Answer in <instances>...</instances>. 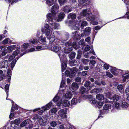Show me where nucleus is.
<instances>
[{"label": "nucleus", "mask_w": 129, "mask_h": 129, "mask_svg": "<svg viewBox=\"0 0 129 129\" xmlns=\"http://www.w3.org/2000/svg\"><path fill=\"white\" fill-rule=\"evenodd\" d=\"M15 57V56H14V55H11L9 57V61H11L12 59H13Z\"/></svg>", "instance_id": "nucleus-57"}, {"label": "nucleus", "mask_w": 129, "mask_h": 129, "mask_svg": "<svg viewBox=\"0 0 129 129\" xmlns=\"http://www.w3.org/2000/svg\"><path fill=\"white\" fill-rule=\"evenodd\" d=\"M72 46L75 49L77 47L76 43L75 42H73L72 44Z\"/></svg>", "instance_id": "nucleus-59"}, {"label": "nucleus", "mask_w": 129, "mask_h": 129, "mask_svg": "<svg viewBox=\"0 0 129 129\" xmlns=\"http://www.w3.org/2000/svg\"><path fill=\"white\" fill-rule=\"evenodd\" d=\"M49 28V25L46 24L45 25L44 28L42 29V31L45 33L47 38L49 40L50 42H53L54 41H55V38L54 36L52 35V31L50 30Z\"/></svg>", "instance_id": "nucleus-2"}, {"label": "nucleus", "mask_w": 129, "mask_h": 129, "mask_svg": "<svg viewBox=\"0 0 129 129\" xmlns=\"http://www.w3.org/2000/svg\"><path fill=\"white\" fill-rule=\"evenodd\" d=\"M5 76L2 70H0V81L3 79Z\"/></svg>", "instance_id": "nucleus-29"}, {"label": "nucleus", "mask_w": 129, "mask_h": 129, "mask_svg": "<svg viewBox=\"0 0 129 129\" xmlns=\"http://www.w3.org/2000/svg\"><path fill=\"white\" fill-rule=\"evenodd\" d=\"M116 69L115 67L112 68L110 70L111 72L114 75H116Z\"/></svg>", "instance_id": "nucleus-35"}, {"label": "nucleus", "mask_w": 129, "mask_h": 129, "mask_svg": "<svg viewBox=\"0 0 129 129\" xmlns=\"http://www.w3.org/2000/svg\"><path fill=\"white\" fill-rule=\"evenodd\" d=\"M77 102V99L75 98H73L71 101V104L72 105H75Z\"/></svg>", "instance_id": "nucleus-40"}, {"label": "nucleus", "mask_w": 129, "mask_h": 129, "mask_svg": "<svg viewBox=\"0 0 129 129\" xmlns=\"http://www.w3.org/2000/svg\"><path fill=\"white\" fill-rule=\"evenodd\" d=\"M96 102V100L95 99H93L90 101V102L92 104H95Z\"/></svg>", "instance_id": "nucleus-54"}, {"label": "nucleus", "mask_w": 129, "mask_h": 129, "mask_svg": "<svg viewBox=\"0 0 129 129\" xmlns=\"http://www.w3.org/2000/svg\"><path fill=\"white\" fill-rule=\"evenodd\" d=\"M85 88L84 87L82 86L80 89V92L82 94H83L85 91Z\"/></svg>", "instance_id": "nucleus-42"}, {"label": "nucleus", "mask_w": 129, "mask_h": 129, "mask_svg": "<svg viewBox=\"0 0 129 129\" xmlns=\"http://www.w3.org/2000/svg\"><path fill=\"white\" fill-rule=\"evenodd\" d=\"M10 42V40L8 38H7L5 39L2 41V43L3 44H6Z\"/></svg>", "instance_id": "nucleus-27"}, {"label": "nucleus", "mask_w": 129, "mask_h": 129, "mask_svg": "<svg viewBox=\"0 0 129 129\" xmlns=\"http://www.w3.org/2000/svg\"><path fill=\"white\" fill-rule=\"evenodd\" d=\"M57 111V110L56 108H54L51 110V113H52V114H53L55 113Z\"/></svg>", "instance_id": "nucleus-48"}, {"label": "nucleus", "mask_w": 129, "mask_h": 129, "mask_svg": "<svg viewBox=\"0 0 129 129\" xmlns=\"http://www.w3.org/2000/svg\"><path fill=\"white\" fill-rule=\"evenodd\" d=\"M96 97L99 100H103L104 99V96L102 94H98Z\"/></svg>", "instance_id": "nucleus-23"}, {"label": "nucleus", "mask_w": 129, "mask_h": 129, "mask_svg": "<svg viewBox=\"0 0 129 129\" xmlns=\"http://www.w3.org/2000/svg\"><path fill=\"white\" fill-rule=\"evenodd\" d=\"M106 73L107 76L110 78L112 77L113 76V75L109 72H107Z\"/></svg>", "instance_id": "nucleus-55"}, {"label": "nucleus", "mask_w": 129, "mask_h": 129, "mask_svg": "<svg viewBox=\"0 0 129 129\" xmlns=\"http://www.w3.org/2000/svg\"><path fill=\"white\" fill-rule=\"evenodd\" d=\"M86 19L88 21L92 20L93 19L92 15L91 12H90L88 15L86 16Z\"/></svg>", "instance_id": "nucleus-18"}, {"label": "nucleus", "mask_w": 129, "mask_h": 129, "mask_svg": "<svg viewBox=\"0 0 129 129\" xmlns=\"http://www.w3.org/2000/svg\"><path fill=\"white\" fill-rule=\"evenodd\" d=\"M68 17L69 19L71 18L72 19H74L76 18V15L74 13H71L68 15Z\"/></svg>", "instance_id": "nucleus-17"}, {"label": "nucleus", "mask_w": 129, "mask_h": 129, "mask_svg": "<svg viewBox=\"0 0 129 129\" xmlns=\"http://www.w3.org/2000/svg\"><path fill=\"white\" fill-rule=\"evenodd\" d=\"M112 99L113 101L115 102L119 100V98L118 95L115 94L114 95L113 97H112Z\"/></svg>", "instance_id": "nucleus-26"}, {"label": "nucleus", "mask_w": 129, "mask_h": 129, "mask_svg": "<svg viewBox=\"0 0 129 129\" xmlns=\"http://www.w3.org/2000/svg\"><path fill=\"white\" fill-rule=\"evenodd\" d=\"M52 102H50L47 104L46 106L43 107L42 108L43 109L39 111L38 114L40 115H42V113L44 112V111L46 110L49 109L52 106Z\"/></svg>", "instance_id": "nucleus-5"}, {"label": "nucleus", "mask_w": 129, "mask_h": 129, "mask_svg": "<svg viewBox=\"0 0 129 129\" xmlns=\"http://www.w3.org/2000/svg\"><path fill=\"white\" fill-rule=\"evenodd\" d=\"M81 62L84 64H86L89 61V60L85 59H82L81 60Z\"/></svg>", "instance_id": "nucleus-44"}, {"label": "nucleus", "mask_w": 129, "mask_h": 129, "mask_svg": "<svg viewBox=\"0 0 129 129\" xmlns=\"http://www.w3.org/2000/svg\"><path fill=\"white\" fill-rule=\"evenodd\" d=\"M81 51H79L78 52V54L77 55V59H80L81 56Z\"/></svg>", "instance_id": "nucleus-51"}, {"label": "nucleus", "mask_w": 129, "mask_h": 129, "mask_svg": "<svg viewBox=\"0 0 129 129\" xmlns=\"http://www.w3.org/2000/svg\"><path fill=\"white\" fill-rule=\"evenodd\" d=\"M66 98L70 99L72 96V94L71 92H67L65 95Z\"/></svg>", "instance_id": "nucleus-33"}, {"label": "nucleus", "mask_w": 129, "mask_h": 129, "mask_svg": "<svg viewBox=\"0 0 129 129\" xmlns=\"http://www.w3.org/2000/svg\"><path fill=\"white\" fill-rule=\"evenodd\" d=\"M63 105L65 107H68L70 105V102L67 100H65L63 103Z\"/></svg>", "instance_id": "nucleus-30"}, {"label": "nucleus", "mask_w": 129, "mask_h": 129, "mask_svg": "<svg viewBox=\"0 0 129 129\" xmlns=\"http://www.w3.org/2000/svg\"><path fill=\"white\" fill-rule=\"evenodd\" d=\"M59 99V97L57 95H56L53 99V100L54 102H55L58 101Z\"/></svg>", "instance_id": "nucleus-49"}, {"label": "nucleus", "mask_w": 129, "mask_h": 129, "mask_svg": "<svg viewBox=\"0 0 129 129\" xmlns=\"http://www.w3.org/2000/svg\"><path fill=\"white\" fill-rule=\"evenodd\" d=\"M9 88V86L8 84H7L5 87V89L6 90V93L7 95V97L8 96V90Z\"/></svg>", "instance_id": "nucleus-45"}, {"label": "nucleus", "mask_w": 129, "mask_h": 129, "mask_svg": "<svg viewBox=\"0 0 129 129\" xmlns=\"http://www.w3.org/2000/svg\"><path fill=\"white\" fill-rule=\"evenodd\" d=\"M59 3L60 5H63L65 3V0H58Z\"/></svg>", "instance_id": "nucleus-50"}, {"label": "nucleus", "mask_w": 129, "mask_h": 129, "mask_svg": "<svg viewBox=\"0 0 129 129\" xmlns=\"http://www.w3.org/2000/svg\"><path fill=\"white\" fill-rule=\"evenodd\" d=\"M49 119V117L47 116H43L39 120V124L42 126L46 125L48 123Z\"/></svg>", "instance_id": "nucleus-3"}, {"label": "nucleus", "mask_w": 129, "mask_h": 129, "mask_svg": "<svg viewBox=\"0 0 129 129\" xmlns=\"http://www.w3.org/2000/svg\"><path fill=\"white\" fill-rule=\"evenodd\" d=\"M76 71V68H73L70 69V71L66 70L65 72V74L68 76L70 77H72Z\"/></svg>", "instance_id": "nucleus-6"}, {"label": "nucleus", "mask_w": 129, "mask_h": 129, "mask_svg": "<svg viewBox=\"0 0 129 129\" xmlns=\"http://www.w3.org/2000/svg\"><path fill=\"white\" fill-rule=\"evenodd\" d=\"M91 28L90 27L86 28L85 29L84 32L81 34V36H83L84 35L87 36L89 35L90 33Z\"/></svg>", "instance_id": "nucleus-8"}, {"label": "nucleus", "mask_w": 129, "mask_h": 129, "mask_svg": "<svg viewBox=\"0 0 129 129\" xmlns=\"http://www.w3.org/2000/svg\"><path fill=\"white\" fill-rule=\"evenodd\" d=\"M90 1V0H78L79 4L83 6L88 4Z\"/></svg>", "instance_id": "nucleus-10"}, {"label": "nucleus", "mask_w": 129, "mask_h": 129, "mask_svg": "<svg viewBox=\"0 0 129 129\" xmlns=\"http://www.w3.org/2000/svg\"><path fill=\"white\" fill-rule=\"evenodd\" d=\"M87 72L86 71H83L82 72V74L83 76H85L87 75Z\"/></svg>", "instance_id": "nucleus-60"}, {"label": "nucleus", "mask_w": 129, "mask_h": 129, "mask_svg": "<svg viewBox=\"0 0 129 129\" xmlns=\"http://www.w3.org/2000/svg\"><path fill=\"white\" fill-rule=\"evenodd\" d=\"M8 64V61L7 60H3L0 63V66L1 67L5 68L7 67Z\"/></svg>", "instance_id": "nucleus-12"}, {"label": "nucleus", "mask_w": 129, "mask_h": 129, "mask_svg": "<svg viewBox=\"0 0 129 129\" xmlns=\"http://www.w3.org/2000/svg\"><path fill=\"white\" fill-rule=\"evenodd\" d=\"M103 67L105 69L107 70L109 69V66L108 64L105 63Z\"/></svg>", "instance_id": "nucleus-56"}, {"label": "nucleus", "mask_w": 129, "mask_h": 129, "mask_svg": "<svg viewBox=\"0 0 129 129\" xmlns=\"http://www.w3.org/2000/svg\"><path fill=\"white\" fill-rule=\"evenodd\" d=\"M75 80L77 82H80L81 81V78L80 77H77L76 78Z\"/></svg>", "instance_id": "nucleus-58"}, {"label": "nucleus", "mask_w": 129, "mask_h": 129, "mask_svg": "<svg viewBox=\"0 0 129 129\" xmlns=\"http://www.w3.org/2000/svg\"><path fill=\"white\" fill-rule=\"evenodd\" d=\"M125 92V93L127 95H129V87L126 88Z\"/></svg>", "instance_id": "nucleus-64"}, {"label": "nucleus", "mask_w": 129, "mask_h": 129, "mask_svg": "<svg viewBox=\"0 0 129 129\" xmlns=\"http://www.w3.org/2000/svg\"><path fill=\"white\" fill-rule=\"evenodd\" d=\"M28 46V43H25L23 45V47L24 48H27Z\"/></svg>", "instance_id": "nucleus-63"}, {"label": "nucleus", "mask_w": 129, "mask_h": 129, "mask_svg": "<svg viewBox=\"0 0 129 129\" xmlns=\"http://www.w3.org/2000/svg\"><path fill=\"white\" fill-rule=\"evenodd\" d=\"M19 48L18 45H13L12 46H9L7 48V49L8 52H11L13 49L16 50Z\"/></svg>", "instance_id": "nucleus-11"}, {"label": "nucleus", "mask_w": 129, "mask_h": 129, "mask_svg": "<svg viewBox=\"0 0 129 129\" xmlns=\"http://www.w3.org/2000/svg\"><path fill=\"white\" fill-rule=\"evenodd\" d=\"M75 52H73L69 55V57L70 59H73L75 57Z\"/></svg>", "instance_id": "nucleus-37"}, {"label": "nucleus", "mask_w": 129, "mask_h": 129, "mask_svg": "<svg viewBox=\"0 0 129 129\" xmlns=\"http://www.w3.org/2000/svg\"><path fill=\"white\" fill-rule=\"evenodd\" d=\"M87 23V22L86 21H83L80 26L81 28H83L84 26H86Z\"/></svg>", "instance_id": "nucleus-39"}, {"label": "nucleus", "mask_w": 129, "mask_h": 129, "mask_svg": "<svg viewBox=\"0 0 129 129\" xmlns=\"http://www.w3.org/2000/svg\"><path fill=\"white\" fill-rule=\"evenodd\" d=\"M19 58L17 57V60L16 59L14 60L12 62L11 64V67L12 69L14 67L18 59Z\"/></svg>", "instance_id": "nucleus-28"}, {"label": "nucleus", "mask_w": 129, "mask_h": 129, "mask_svg": "<svg viewBox=\"0 0 129 129\" xmlns=\"http://www.w3.org/2000/svg\"><path fill=\"white\" fill-rule=\"evenodd\" d=\"M20 122V119H15L13 122V123L14 124L17 125L19 124Z\"/></svg>", "instance_id": "nucleus-41"}, {"label": "nucleus", "mask_w": 129, "mask_h": 129, "mask_svg": "<svg viewBox=\"0 0 129 129\" xmlns=\"http://www.w3.org/2000/svg\"><path fill=\"white\" fill-rule=\"evenodd\" d=\"M18 108L17 106L16 105L14 106L12 104V107L11 108V110L12 112H13L14 111V109L17 110L18 109Z\"/></svg>", "instance_id": "nucleus-34"}, {"label": "nucleus", "mask_w": 129, "mask_h": 129, "mask_svg": "<svg viewBox=\"0 0 129 129\" xmlns=\"http://www.w3.org/2000/svg\"><path fill=\"white\" fill-rule=\"evenodd\" d=\"M117 88L119 91L121 92L123 89V86L122 85H119L117 86Z\"/></svg>", "instance_id": "nucleus-36"}, {"label": "nucleus", "mask_w": 129, "mask_h": 129, "mask_svg": "<svg viewBox=\"0 0 129 129\" xmlns=\"http://www.w3.org/2000/svg\"><path fill=\"white\" fill-rule=\"evenodd\" d=\"M63 10L65 12L68 13L72 10V8L69 6H66L64 7Z\"/></svg>", "instance_id": "nucleus-14"}, {"label": "nucleus", "mask_w": 129, "mask_h": 129, "mask_svg": "<svg viewBox=\"0 0 129 129\" xmlns=\"http://www.w3.org/2000/svg\"><path fill=\"white\" fill-rule=\"evenodd\" d=\"M66 113L65 110L61 109L59 111L58 114L62 118H64L66 117Z\"/></svg>", "instance_id": "nucleus-9"}, {"label": "nucleus", "mask_w": 129, "mask_h": 129, "mask_svg": "<svg viewBox=\"0 0 129 129\" xmlns=\"http://www.w3.org/2000/svg\"><path fill=\"white\" fill-rule=\"evenodd\" d=\"M105 95L107 97L111 99H112V96L113 95V93L112 92H108L107 93H105Z\"/></svg>", "instance_id": "nucleus-20"}, {"label": "nucleus", "mask_w": 129, "mask_h": 129, "mask_svg": "<svg viewBox=\"0 0 129 129\" xmlns=\"http://www.w3.org/2000/svg\"><path fill=\"white\" fill-rule=\"evenodd\" d=\"M50 125L53 127H55L57 125H59L61 124V122L58 121H51L50 122Z\"/></svg>", "instance_id": "nucleus-13"}, {"label": "nucleus", "mask_w": 129, "mask_h": 129, "mask_svg": "<svg viewBox=\"0 0 129 129\" xmlns=\"http://www.w3.org/2000/svg\"><path fill=\"white\" fill-rule=\"evenodd\" d=\"M111 106L110 104H106L104 105L103 108V109L106 110H107L109 109H111Z\"/></svg>", "instance_id": "nucleus-19"}, {"label": "nucleus", "mask_w": 129, "mask_h": 129, "mask_svg": "<svg viewBox=\"0 0 129 129\" xmlns=\"http://www.w3.org/2000/svg\"><path fill=\"white\" fill-rule=\"evenodd\" d=\"M77 33V31H75L74 32H73L72 33V36L73 37H74L76 36H78V37L77 38H76L78 39L79 38V36H80L79 35H76V34Z\"/></svg>", "instance_id": "nucleus-53"}, {"label": "nucleus", "mask_w": 129, "mask_h": 129, "mask_svg": "<svg viewBox=\"0 0 129 129\" xmlns=\"http://www.w3.org/2000/svg\"><path fill=\"white\" fill-rule=\"evenodd\" d=\"M39 41H37L36 39H31L29 41L30 44L31 43L34 44H37L38 43V42H39L40 41L41 42H45L46 41V38L45 37H44L42 36L40 37L39 39Z\"/></svg>", "instance_id": "nucleus-4"}, {"label": "nucleus", "mask_w": 129, "mask_h": 129, "mask_svg": "<svg viewBox=\"0 0 129 129\" xmlns=\"http://www.w3.org/2000/svg\"><path fill=\"white\" fill-rule=\"evenodd\" d=\"M123 81L124 82H125L126 81V79H129L128 74L127 73L124 74L123 75Z\"/></svg>", "instance_id": "nucleus-21"}, {"label": "nucleus", "mask_w": 129, "mask_h": 129, "mask_svg": "<svg viewBox=\"0 0 129 129\" xmlns=\"http://www.w3.org/2000/svg\"><path fill=\"white\" fill-rule=\"evenodd\" d=\"M90 12H88L85 9L81 13V14L84 16L86 17Z\"/></svg>", "instance_id": "nucleus-22"}, {"label": "nucleus", "mask_w": 129, "mask_h": 129, "mask_svg": "<svg viewBox=\"0 0 129 129\" xmlns=\"http://www.w3.org/2000/svg\"><path fill=\"white\" fill-rule=\"evenodd\" d=\"M128 106V104L126 102H125L123 103L122 105V107L123 108L127 107Z\"/></svg>", "instance_id": "nucleus-46"}, {"label": "nucleus", "mask_w": 129, "mask_h": 129, "mask_svg": "<svg viewBox=\"0 0 129 129\" xmlns=\"http://www.w3.org/2000/svg\"><path fill=\"white\" fill-rule=\"evenodd\" d=\"M90 49V46L88 45H87L85 48V50L86 51H88Z\"/></svg>", "instance_id": "nucleus-61"}, {"label": "nucleus", "mask_w": 129, "mask_h": 129, "mask_svg": "<svg viewBox=\"0 0 129 129\" xmlns=\"http://www.w3.org/2000/svg\"><path fill=\"white\" fill-rule=\"evenodd\" d=\"M72 48L69 47L68 48H66L64 49L65 53L66 54H68L70 53V51H72Z\"/></svg>", "instance_id": "nucleus-31"}, {"label": "nucleus", "mask_w": 129, "mask_h": 129, "mask_svg": "<svg viewBox=\"0 0 129 129\" xmlns=\"http://www.w3.org/2000/svg\"><path fill=\"white\" fill-rule=\"evenodd\" d=\"M79 88L78 84L76 83H73L71 85L72 89L75 90H76Z\"/></svg>", "instance_id": "nucleus-15"}, {"label": "nucleus", "mask_w": 129, "mask_h": 129, "mask_svg": "<svg viewBox=\"0 0 129 129\" xmlns=\"http://www.w3.org/2000/svg\"><path fill=\"white\" fill-rule=\"evenodd\" d=\"M84 86L87 88L88 90H90L92 87L94 86V85L93 84H91L90 82L88 81L85 82L84 84Z\"/></svg>", "instance_id": "nucleus-7"}, {"label": "nucleus", "mask_w": 129, "mask_h": 129, "mask_svg": "<svg viewBox=\"0 0 129 129\" xmlns=\"http://www.w3.org/2000/svg\"><path fill=\"white\" fill-rule=\"evenodd\" d=\"M61 66L62 71L63 72L67 66L65 62L64 61L63 62H62Z\"/></svg>", "instance_id": "nucleus-25"}, {"label": "nucleus", "mask_w": 129, "mask_h": 129, "mask_svg": "<svg viewBox=\"0 0 129 129\" xmlns=\"http://www.w3.org/2000/svg\"><path fill=\"white\" fill-rule=\"evenodd\" d=\"M65 84V81H64L62 80V82L61 83V85L60 86V87L61 88L62 87H64V85Z\"/></svg>", "instance_id": "nucleus-62"}, {"label": "nucleus", "mask_w": 129, "mask_h": 129, "mask_svg": "<svg viewBox=\"0 0 129 129\" xmlns=\"http://www.w3.org/2000/svg\"><path fill=\"white\" fill-rule=\"evenodd\" d=\"M18 47L19 48H18V49H16V50L14 52V53L13 55H14V56H17L18 55V54H19L20 52L19 50H18V49H20V47L19 46Z\"/></svg>", "instance_id": "nucleus-38"}, {"label": "nucleus", "mask_w": 129, "mask_h": 129, "mask_svg": "<svg viewBox=\"0 0 129 129\" xmlns=\"http://www.w3.org/2000/svg\"><path fill=\"white\" fill-rule=\"evenodd\" d=\"M76 63L73 60H71L69 61V64L70 66H72L75 65Z\"/></svg>", "instance_id": "nucleus-43"}, {"label": "nucleus", "mask_w": 129, "mask_h": 129, "mask_svg": "<svg viewBox=\"0 0 129 129\" xmlns=\"http://www.w3.org/2000/svg\"><path fill=\"white\" fill-rule=\"evenodd\" d=\"M58 5L57 4H54L51 9V13H48L47 15L48 20L47 21L49 22L50 26L49 25L50 31L52 30L58 29L59 28V25L55 23H53V20L54 19L56 13V10L59 8Z\"/></svg>", "instance_id": "nucleus-1"}, {"label": "nucleus", "mask_w": 129, "mask_h": 129, "mask_svg": "<svg viewBox=\"0 0 129 129\" xmlns=\"http://www.w3.org/2000/svg\"><path fill=\"white\" fill-rule=\"evenodd\" d=\"M52 49L54 51L56 52H58L59 50V48L57 46H54L53 48H52Z\"/></svg>", "instance_id": "nucleus-32"}, {"label": "nucleus", "mask_w": 129, "mask_h": 129, "mask_svg": "<svg viewBox=\"0 0 129 129\" xmlns=\"http://www.w3.org/2000/svg\"><path fill=\"white\" fill-rule=\"evenodd\" d=\"M64 16V14L63 12H61L59 14V16L57 20L58 22L61 21L63 19Z\"/></svg>", "instance_id": "nucleus-16"}, {"label": "nucleus", "mask_w": 129, "mask_h": 129, "mask_svg": "<svg viewBox=\"0 0 129 129\" xmlns=\"http://www.w3.org/2000/svg\"><path fill=\"white\" fill-rule=\"evenodd\" d=\"M27 121L26 120H25L23 121L20 124V126L21 127H23L25 126L27 124Z\"/></svg>", "instance_id": "nucleus-47"}, {"label": "nucleus", "mask_w": 129, "mask_h": 129, "mask_svg": "<svg viewBox=\"0 0 129 129\" xmlns=\"http://www.w3.org/2000/svg\"><path fill=\"white\" fill-rule=\"evenodd\" d=\"M103 103H104L100 102H98L97 105V107L99 108H100L102 106Z\"/></svg>", "instance_id": "nucleus-52"}, {"label": "nucleus", "mask_w": 129, "mask_h": 129, "mask_svg": "<svg viewBox=\"0 0 129 129\" xmlns=\"http://www.w3.org/2000/svg\"><path fill=\"white\" fill-rule=\"evenodd\" d=\"M46 3L48 6H50L53 4L54 0H47Z\"/></svg>", "instance_id": "nucleus-24"}]
</instances>
